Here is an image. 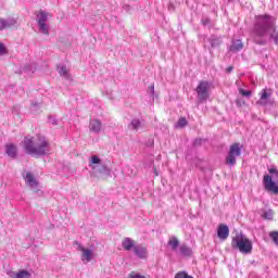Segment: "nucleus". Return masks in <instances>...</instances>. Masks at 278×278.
Returning a JSON list of instances; mask_svg holds the SVG:
<instances>
[{"label":"nucleus","instance_id":"1","mask_svg":"<svg viewBox=\"0 0 278 278\" xmlns=\"http://www.w3.org/2000/svg\"><path fill=\"white\" fill-rule=\"evenodd\" d=\"M277 20L271 15H256L252 30L254 42H256V45H264V40H262V38H268L269 36V38L274 39L275 45H278V31L275 26Z\"/></svg>","mask_w":278,"mask_h":278},{"label":"nucleus","instance_id":"2","mask_svg":"<svg viewBox=\"0 0 278 278\" xmlns=\"http://www.w3.org/2000/svg\"><path fill=\"white\" fill-rule=\"evenodd\" d=\"M23 148L28 155H34L35 157H40L47 155L49 151V140L42 135H37L36 137H24L22 141Z\"/></svg>","mask_w":278,"mask_h":278},{"label":"nucleus","instance_id":"3","mask_svg":"<svg viewBox=\"0 0 278 278\" xmlns=\"http://www.w3.org/2000/svg\"><path fill=\"white\" fill-rule=\"evenodd\" d=\"M231 248L241 252L242 255L253 253V242L243 233H237L231 240Z\"/></svg>","mask_w":278,"mask_h":278},{"label":"nucleus","instance_id":"4","mask_svg":"<svg viewBox=\"0 0 278 278\" xmlns=\"http://www.w3.org/2000/svg\"><path fill=\"white\" fill-rule=\"evenodd\" d=\"M89 167L91 168L93 175H99L101 179L112 177V169H110L109 166L103 163V160L97 155H92L89 159Z\"/></svg>","mask_w":278,"mask_h":278},{"label":"nucleus","instance_id":"5","mask_svg":"<svg viewBox=\"0 0 278 278\" xmlns=\"http://www.w3.org/2000/svg\"><path fill=\"white\" fill-rule=\"evenodd\" d=\"M271 175V176H269ZM269 175H265L263 178V184L265 186V190L268 192H273L274 194H278V170L277 168H270Z\"/></svg>","mask_w":278,"mask_h":278},{"label":"nucleus","instance_id":"6","mask_svg":"<svg viewBox=\"0 0 278 278\" xmlns=\"http://www.w3.org/2000/svg\"><path fill=\"white\" fill-rule=\"evenodd\" d=\"M210 88H212V83L207 80H202L197 87L198 99L203 103L210 99Z\"/></svg>","mask_w":278,"mask_h":278},{"label":"nucleus","instance_id":"7","mask_svg":"<svg viewBox=\"0 0 278 278\" xmlns=\"http://www.w3.org/2000/svg\"><path fill=\"white\" fill-rule=\"evenodd\" d=\"M242 154V147L240 143H233L230 146L228 155L226 156V164L229 166H236V157H240Z\"/></svg>","mask_w":278,"mask_h":278},{"label":"nucleus","instance_id":"8","mask_svg":"<svg viewBox=\"0 0 278 278\" xmlns=\"http://www.w3.org/2000/svg\"><path fill=\"white\" fill-rule=\"evenodd\" d=\"M74 245L77 247L78 251H81L80 260L83 264H90L94 260V250L90 248H84L79 242L75 241Z\"/></svg>","mask_w":278,"mask_h":278},{"label":"nucleus","instance_id":"9","mask_svg":"<svg viewBox=\"0 0 278 278\" xmlns=\"http://www.w3.org/2000/svg\"><path fill=\"white\" fill-rule=\"evenodd\" d=\"M37 16V23L39 25V29L42 34H46V36L49 35V28L47 27V21H49V16L51 14L40 10L36 13Z\"/></svg>","mask_w":278,"mask_h":278},{"label":"nucleus","instance_id":"10","mask_svg":"<svg viewBox=\"0 0 278 278\" xmlns=\"http://www.w3.org/2000/svg\"><path fill=\"white\" fill-rule=\"evenodd\" d=\"M103 129V124L98 118H92L89 121V131L90 134H101Z\"/></svg>","mask_w":278,"mask_h":278},{"label":"nucleus","instance_id":"11","mask_svg":"<svg viewBox=\"0 0 278 278\" xmlns=\"http://www.w3.org/2000/svg\"><path fill=\"white\" fill-rule=\"evenodd\" d=\"M134 253L139 260H147L149 257V251L142 244L135 245Z\"/></svg>","mask_w":278,"mask_h":278},{"label":"nucleus","instance_id":"12","mask_svg":"<svg viewBox=\"0 0 278 278\" xmlns=\"http://www.w3.org/2000/svg\"><path fill=\"white\" fill-rule=\"evenodd\" d=\"M217 237L219 240H227L229 238V226L219 224L217 227Z\"/></svg>","mask_w":278,"mask_h":278},{"label":"nucleus","instance_id":"13","mask_svg":"<svg viewBox=\"0 0 278 278\" xmlns=\"http://www.w3.org/2000/svg\"><path fill=\"white\" fill-rule=\"evenodd\" d=\"M242 49H244V43H242V40L240 39H233L228 47L230 53H238V51H242Z\"/></svg>","mask_w":278,"mask_h":278},{"label":"nucleus","instance_id":"14","mask_svg":"<svg viewBox=\"0 0 278 278\" xmlns=\"http://www.w3.org/2000/svg\"><path fill=\"white\" fill-rule=\"evenodd\" d=\"M270 91L268 89H263L260 92V100L257 101L258 105H268V99H270Z\"/></svg>","mask_w":278,"mask_h":278},{"label":"nucleus","instance_id":"15","mask_svg":"<svg viewBox=\"0 0 278 278\" xmlns=\"http://www.w3.org/2000/svg\"><path fill=\"white\" fill-rule=\"evenodd\" d=\"M122 247L124 251H131V249L134 250V247H136V241H134L131 238L126 237L123 241H122Z\"/></svg>","mask_w":278,"mask_h":278},{"label":"nucleus","instance_id":"16","mask_svg":"<svg viewBox=\"0 0 278 278\" xmlns=\"http://www.w3.org/2000/svg\"><path fill=\"white\" fill-rule=\"evenodd\" d=\"M275 216V211L271 208H263L261 210V217L265 220H273V217Z\"/></svg>","mask_w":278,"mask_h":278},{"label":"nucleus","instance_id":"17","mask_svg":"<svg viewBox=\"0 0 278 278\" xmlns=\"http://www.w3.org/2000/svg\"><path fill=\"white\" fill-rule=\"evenodd\" d=\"M25 181L31 188H35L36 186H38V181H36V178L34 177V174H31V173L26 174Z\"/></svg>","mask_w":278,"mask_h":278},{"label":"nucleus","instance_id":"18","mask_svg":"<svg viewBox=\"0 0 278 278\" xmlns=\"http://www.w3.org/2000/svg\"><path fill=\"white\" fill-rule=\"evenodd\" d=\"M180 255H184L185 257H190L192 255V248L181 244L179 248Z\"/></svg>","mask_w":278,"mask_h":278},{"label":"nucleus","instance_id":"19","mask_svg":"<svg viewBox=\"0 0 278 278\" xmlns=\"http://www.w3.org/2000/svg\"><path fill=\"white\" fill-rule=\"evenodd\" d=\"M140 127H142V122H140L138 118L132 119L128 125V129H131L132 131H138Z\"/></svg>","mask_w":278,"mask_h":278},{"label":"nucleus","instance_id":"20","mask_svg":"<svg viewBox=\"0 0 278 278\" xmlns=\"http://www.w3.org/2000/svg\"><path fill=\"white\" fill-rule=\"evenodd\" d=\"M167 244L170 247L172 251H177L179 248V239L177 237L169 238Z\"/></svg>","mask_w":278,"mask_h":278},{"label":"nucleus","instance_id":"21","mask_svg":"<svg viewBox=\"0 0 278 278\" xmlns=\"http://www.w3.org/2000/svg\"><path fill=\"white\" fill-rule=\"evenodd\" d=\"M12 278H30L31 274L25 269L17 271L16 274L11 275Z\"/></svg>","mask_w":278,"mask_h":278},{"label":"nucleus","instance_id":"22","mask_svg":"<svg viewBox=\"0 0 278 278\" xmlns=\"http://www.w3.org/2000/svg\"><path fill=\"white\" fill-rule=\"evenodd\" d=\"M7 154L9 157H15L16 156V146L13 143L7 144Z\"/></svg>","mask_w":278,"mask_h":278},{"label":"nucleus","instance_id":"23","mask_svg":"<svg viewBox=\"0 0 278 278\" xmlns=\"http://www.w3.org/2000/svg\"><path fill=\"white\" fill-rule=\"evenodd\" d=\"M269 238L273 240L276 247H278V231H270Z\"/></svg>","mask_w":278,"mask_h":278},{"label":"nucleus","instance_id":"24","mask_svg":"<svg viewBox=\"0 0 278 278\" xmlns=\"http://www.w3.org/2000/svg\"><path fill=\"white\" fill-rule=\"evenodd\" d=\"M175 278H194V277L188 275V273L186 271H179L175 275Z\"/></svg>","mask_w":278,"mask_h":278},{"label":"nucleus","instance_id":"25","mask_svg":"<svg viewBox=\"0 0 278 278\" xmlns=\"http://www.w3.org/2000/svg\"><path fill=\"white\" fill-rule=\"evenodd\" d=\"M186 125H188V121L186 119V117H180L176 127H186Z\"/></svg>","mask_w":278,"mask_h":278},{"label":"nucleus","instance_id":"26","mask_svg":"<svg viewBox=\"0 0 278 278\" xmlns=\"http://www.w3.org/2000/svg\"><path fill=\"white\" fill-rule=\"evenodd\" d=\"M128 278H147L144 275H141L140 273H137V271H131L129 275H128Z\"/></svg>","mask_w":278,"mask_h":278},{"label":"nucleus","instance_id":"27","mask_svg":"<svg viewBox=\"0 0 278 278\" xmlns=\"http://www.w3.org/2000/svg\"><path fill=\"white\" fill-rule=\"evenodd\" d=\"M0 55H8V48H5L3 42H0Z\"/></svg>","mask_w":278,"mask_h":278},{"label":"nucleus","instance_id":"28","mask_svg":"<svg viewBox=\"0 0 278 278\" xmlns=\"http://www.w3.org/2000/svg\"><path fill=\"white\" fill-rule=\"evenodd\" d=\"M220 46V39H218V38H212L211 39V47H219Z\"/></svg>","mask_w":278,"mask_h":278},{"label":"nucleus","instance_id":"29","mask_svg":"<svg viewBox=\"0 0 278 278\" xmlns=\"http://www.w3.org/2000/svg\"><path fill=\"white\" fill-rule=\"evenodd\" d=\"M10 24L4 18H0V31L5 29V27H9Z\"/></svg>","mask_w":278,"mask_h":278},{"label":"nucleus","instance_id":"30","mask_svg":"<svg viewBox=\"0 0 278 278\" xmlns=\"http://www.w3.org/2000/svg\"><path fill=\"white\" fill-rule=\"evenodd\" d=\"M59 73L61 75V77H66L68 75V70H66V67L61 66L59 70Z\"/></svg>","mask_w":278,"mask_h":278},{"label":"nucleus","instance_id":"31","mask_svg":"<svg viewBox=\"0 0 278 278\" xmlns=\"http://www.w3.org/2000/svg\"><path fill=\"white\" fill-rule=\"evenodd\" d=\"M240 94H242V97H251V91L249 90H244L242 88L239 89Z\"/></svg>","mask_w":278,"mask_h":278},{"label":"nucleus","instance_id":"32","mask_svg":"<svg viewBox=\"0 0 278 278\" xmlns=\"http://www.w3.org/2000/svg\"><path fill=\"white\" fill-rule=\"evenodd\" d=\"M202 24L210 25V18H207V17L202 18Z\"/></svg>","mask_w":278,"mask_h":278},{"label":"nucleus","instance_id":"33","mask_svg":"<svg viewBox=\"0 0 278 278\" xmlns=\"http://www.w3.org/2000/svg\"><path fill=\"white\" fill-rule=\"evenodd\" d=\"M150 90H151V92H152V94L155 92V87L154 86H151L150 87Z\"/></svg>","mask_w":278,"mask_h":278},{"label":"nucleus","instance_id":"34","mask_svg":"<svg viewBox=\"0 0 278 278\" xmlns=\"http://www.w3.org/2000/svg\"><path fill=\"white\" fill-rule=\"evenodd\" d=\"M232 71H233V67L231 66L227 68V73H231Z\"/></svg>","mask_w":278,"mask_h":278},{"label":"nucleus","instance_id":"35","mask_svg":"<svg viewBox=\"0 0 278 278\" xmlns=\"http://www.w3.org/2000/svg\"><path fill=\"white\" fill-rule=\"evenodd\" d=\"M154 173H155V175H156V177H157V170H155Z\"/></svg>","mask_w":278,"mask_h":278}]
</instances>
